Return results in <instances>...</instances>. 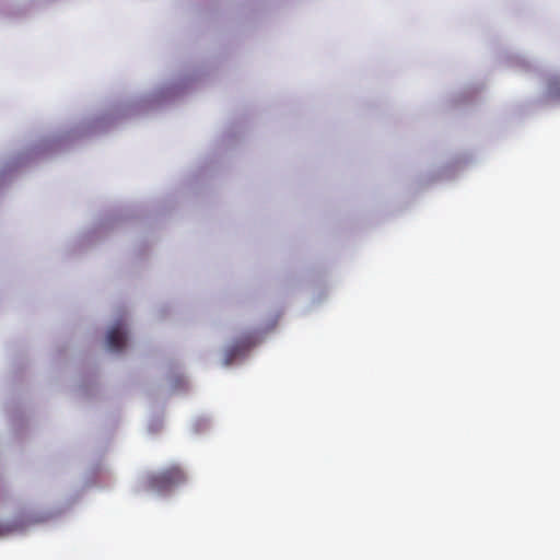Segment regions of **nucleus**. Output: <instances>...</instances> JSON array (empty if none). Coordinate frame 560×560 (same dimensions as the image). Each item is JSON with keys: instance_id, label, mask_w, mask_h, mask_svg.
I'll list each match as a JSON object with an SVG mask.
<instances>
[{"instance_id": "1", "label": "nucleus", "mask_w": 560, "mask_h": 560, "mask_svg": "<svg viewBox=\"0 0 560 560\" xmlns=\"http://www.w3.org/2000/svg\"><path fill=\"white\" fill-rule=\"evenodd\" d=\"M185 479L184 471L179 467L174 466L161 472L148 476L145 479V488L150 491L163 493L184 482Z\"/></svg>"}, {"instance_id": "2", "label": "nucleus", "mask_w": 560, "mask_h": 560, "mask_svg": "<svg viewBox=\"0 0 560 560\" xmlns=\"http://www.w3.org/2000/svg\"><path fill=\"white\" fill-rule=\"evenodd\" d=\"M106 341L110 351L120 352L125 348L127 341L122 326L119 324L113 326L107 334Z\"/></svg>"}, {"instance_id": "3", "label": "nucleus", "mask_w": 560, "mask_h": 560, "mask_svg": "<svg viewBox=\"0 0 560 560\" xmlns=\"http://www.w3.org/2000/svg\"><path fill=\"white\" fill-rule=\"evenodd\" d=\"M550 94L555 98H560V80H556L550 85Z\"/></svg>"}, {"instance_id": "4", "label": "nucleus", "mask_w": 560, "mask_h": 560, "mask_svg": "<svg viewBox=\"0 0 560 560\" xmlns=\"http://www.w3.org/2000/svg\"><path fill=\"white\" fill-rule=\"evenodd\" d=\"M10 533V528L0 524V537Z\"/></svg>"}]
</instances>
